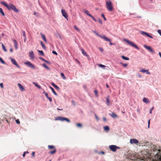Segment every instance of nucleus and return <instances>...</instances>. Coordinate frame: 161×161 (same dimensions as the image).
Wrapping results in <instances>:
<instances>
[{
    "label": "nucleus",
    "mask_w": 161,
    "mask_h": 161,
    "mask_svg": "<svg viewBox=\"0 0 161 161\" xmlns=\"http://www.w3.org/2000/svg\"><path fill=\"white\" fill-rule=\"evenodd\" d=\"M98 65L99 67H101L104 69L106 67V66L105 65L102 64H98Z\"/></svg>",
    "instance_id": "nucleus-29"
},
{
    "label": "nucleus",
    "mask_w": 161,
    "mask_h": 161,
    "mask_svg": "<svg viewBox=\"0 0 161 161\" xmlns=\"http://www.w3.org/2000/svg\"><path fill=\"white\" fill-rule=\"evenodd\" d=\"M140 72L143 73L146 72L147 74L150 75V72L149 71V69L145 70L144 69H142L140 70Z\"/></svg>",
    "instance_id": "nucleus-14"
},
{
    "label": "nucleus",
    "mask_w": 161,
    "mask_h": 161,
    "mask_svg": "<svg viewBox=\"0 0 161 161\" xmlns=\"http://www.w3.org/2000/svg\"><path fill=\"white\" fill-rule=\"evenodd\" d=\"M52 53H53L54 54H55L56 55H57V52L55 51H53L52 52Z\"/></svg>",
    "instance_id": "nucleus-47"
},
{
    "label": "nucleus",
    "mask_w": 161,
    "mask_h": 161,
    "mask_svg": "<svg viewBox=\"0 0 161 161\" xmlns=\"http://www.w3.org/2000/svg\"><path fill=\"white\" fill-rule=\"evenodd\" d=\"M101 16H102L103 17V18L104 19V20H106V18H105V16H104V14H101Z\"/></svg>",
    "instance_id": "nucleus-45"
},
{
    "label": "nucleus",
    "mask_w": 161,
    "mask_h": 161,
    "mask_svg": "<svg viewBox=\"0 0 161 161\" xmlns=\"http://www.w3.org/2000/svg\"><path fill=\"white\" fill-rule=\"evenodd\" d=\"M120 64L123 66L124 67H126L127 66L128 64H124L122 63H120Z\"/></svg>",
    "instance_id": "nucleus-39"
},
{
    "label": "nucleus",
    "mask_w": 161,
    "mask_h": 161,
    "mask_svg": "<svg viewBox=\"0 0 161 161\" xmlns=\"http://www.w3.org/2000/svg\"><path fill=\"white\" fill-rule=\"evenodd\" d=\"M106 6L107 9L109 11H112L113 10V8L112 3L110 1L106 2Z\"/></svg>",
    "instance_id": "nucleus-2"
},
{
    "label": "nucleus",
    "mask_w": 161,
    "mask_h": 161,
    "mask_svg": "<svg viewBox=\"0 0 161 161\" xmlns=\"http://www.w3.org/2000/svg\"><path fill=\"white\" fill-rule=\"evenodd\" d=\"M0 86L2 88H3V83H0Z\"/></svg>",
    "instance_id": "nucleus-52"
},
{
    "label": "nucleus",
    "mask_w": 161,
    "mask_h": 161,
    "mask_svg": "<svg viewBox=\"0 0 161 161\" xmlns=\"http://www.w3.org/2000/svg\"><path fill=\"white\" fill-rule=\"evenodd\" d=\"M144 47L146 48V49H147L148 51L150 52L151 53H154V51L151 48V47H150L149 46H147V45H144Z\"/></svg>",
    "instance_id": "nucleus-12"
},
{
    "label": "nucleus",
    "mask_w": 161,
    "mask_h": 161,
    "mask_svg": "<svg viewBox=\"0 0 161 161\" xmlns=\"http://www.w3.org/2000/svg\"><path fill=\"white\" fill-rule=\"evenodd\" d=\"M55 120H60L61 121H66L68 122H70L68 118H64L62 116H58L57 117H56Z\"/></svg>",
    "instance_id": "nucleus-4"
},
{
    "label": "nucleus",
    "mask_w": 161,
    "mask_h": 161,
    "mask_svg": "<svg viewBox=\"0 0 161 161\" xmlns=\"http://www.w3.org/2000/svg\"><path fill=\"white\" fill-rule=\"evenodd\" d=\"M93 32L98 36L100 38H102L106 41H110V39L106 37L105 35H103V36H101L97 33L96 31H93Z\"/></svg>",
    "instance_id": "nucleus-5"
},
{
    "label": "nucleus",
    "mask_w": 161,
    "mask_h": 161,
    "mask_svg": "<svg viewBox=\"0 0 161 161\" xmlns=\"http://www.w3.org/2000/svg\"><path fill=\"white\" fill-rule=\"evenodd\" d=\"M81 50L82 53L83 55L86 56L87 57H88L89 56L88 55H87L86 52L83 49L81 48Z\"/></svg>",
    "instance_id": "nucleus-17"
},
{
    "label": "nucleus",
    "mask_w": 161,
    "mask_h": 161,
    "mask_svg": "<svg viewBox=\"0 0 161 161\" xmlns=\"http://www.w3.org/2000/svg\"><path fill=\"white\" fill-rule=\"evenodd\" d=\"M57 109L58 110H63V109H59V108H57Z\"/></svg>",
    "instance_id": "nucleus-63"
},
{
    "label": "nucleus",
    "mask_w": 161,
    "mask_h": 161,
    "mask_svg": "<svg viewBox=\"0 0 161 161\" xmlns=\"http://www.w3.org/2000/svg\"><path fill=\"white\" fill-rule=\"evenodd\" d=\"M74 28L78 31L79 32L80 31V29L77 27V26L76 25H75L74 26Z\"/></svg>",
    "instance_id": "nucleus-41"
},
{
    "label": "nucleus",
    "mask_w": 161,
    "mask_h": 161,
    "mask_svg": "<svg viewBox=\"0 0 161 161\" xmlns=\"http://www.w3.org/2000/svg\"><path fill=\"white\" fill-rule=\"evenodd\" d=\"M104 129L105 130H109V128L108 126H105L104 127Z\"/></svg>",
    "instance_id": "nucleus-36"
},
{
    "label": "nucleus",
    "mask_w": 161,
    "mask_h": 161,
    "mask_svg": "<svg viewBox=\"0 0 161 161\" xmlns=\"http://www.w3.org/2000/svg\"><path fill=\"white\" fill-rule=\"evenodd\" d=\"M52 86H53L57 90H59V88L54 83H52L51 84Z\"/></svg>",
    "instance_id": "nucleus-21"
},
{
    "label": "nucleus",
    "mask_w": 161,
    "mask_h": 161,
    "mask_svg": "<svg viewBox=\"0 0 161 161\" xmlns=\"http://www.w3.org/2000/svg\"><path fill=\"white\" fill-rule=\"evenodd\" d=\"M40 43L41 46H42V48L44 49H45L46 47L43 44V42L41 41L40 42Z\"/></svg>",
    "instance_id": "nucleus-33"
},
{
    "label": "nucleus",
    "mask_w": 161,
    "mask_h": 161,
    "mask_svg": "<svg viewBox=\"0 0 161 161\" xmlns=\"http://www.w3.org/2000/svg\"><path fill=\"white\" fill-rule=\"evenodd\" d=\"M109 96H108V97L106 98V103L108 106H109L110 105V100L109 99Z\"/></svg>",
    "instance_id": "nucleus-20"
},
{
    "label": "nucleus",
    "mask_w": 161,
    "mask_h": 161,
    "mask_svg": "<svg viewBox=\"0 0 161 161\" xmlns=\"http://www.w3.org/2000/svg\"><path fill=\"white\" fill-rule=\"evenodd\" d=\"M110 42V45H113V44L111 42L110 40V41H109Z\"/></svg>",
    "instance_id": "nucleus-61"
},
{
    "label": "nucleus",
    "mask_w": 161,
    "mask_h": 161,
    "mask_svg": "<svg viewBox=\"0 0 161 161\" xmlns=\"http://www.w3.org/2000/svg\"><path fill=\"white\" fill-rule=\"evenodd\" d=\"M10 59L12 63L14 65L17 66V67L18 68H20V67L19 66V65L17 64L16 60L14 58H10Z\"/></svg>",
    "instance_id": "nucleus-13"
},
{
    "label": "nucleus",
    "mask_w": 161,
    "mask_h": 161,
    "mask_svg": "<svg viewBox=\"0 0 161 161\" xmlns=\"http://www.w3.org/2000/svg\"><path fill=\"white\" fill-rule=\"evenodd\" d=\"M76 125L78 127H81L82 126V125L80 123H77L76 124Z\"/></svg>",
    "instance_id": "nucleus-42"
},
{
    "label": "nucleus",
    "mask_w": 161,
    "mask_h": 161,
    "mask_svg": "<svg viewBox=\"0 0 161 161\" xmlns=\"http://www.w3.org/2000/svg\"><path fill=\"white\" fill-rule=\"evenodd\" d=\"M33 84L34 85L36 86V87H37V86H38V85L36 83V82H33Z\"/></svg>",
    "instance_id": "nucleus-48"
},
{
    "label": "nucleus",
    "mask_w": 161,
    "mask_h": 161,
    "mask_svg": "<svg viewBox=\"0 0 161 161\" xmlns=\"http://www.w3.org/2000/svg\"><path fill=\"white\" fill-rule=\"evenodd\" d=\"M22 33L23 34V36L24 37V41L25 42L26 40L25 32L24 31H22Z\"/></svg>",
    "instance_id": "nucleus-16"
},
{
    "label": "nucleus",
    "mask_w": 161,
    "mask_h": 161,
    "mask_svg": "<svg viewBox=\"0 0 161 161\" xmlns=\"http://www.w3.org/2000/svg\"><path fill=\"white\" fill-rule=\"evenodd\" d=\"M0 12L3 16H4L5 14L3 11V9L1 8H0Z\"/></svg>",
    "instance_id": "nucleus-31"
},
{
    "label": "nucleus",
    "mask_w": 161,
    "mask_h": 161,
    "mask_svg": "<svg viewBox=\"0 0 161 161\" xmlns=\"http://www.w3.org/2000/svg\"><path fill=\"white\" fill-rule=\"evenodd\" d=\"M124 41L126 42L129 45L135 47L138 50L139 49V48L135 44L132 42L126 39H124Z\"/></svg>",
    "instance_id": "nucleus-3"
},
{
    "label": "nucleus",
    "mask_w": 161,
    "mask_h": 161,
    "mask_svg": "<svg viewBox=\"0 0 161 161\" xmlns=\"http://www.w3.org/2000/svg\"><path fill=\"white\" fill-rule=\"evenodd\" d=\"M98 20L100 24H102V20L100 19H98Z\"/></svg>",
    "instance_id": "nucleus-55"
},
{
    "label": "nucleus",
    "mask_w": 161,
    "mask_h": 161,
    "mask_svg": "<svg viewBox=\"0 0 161 161\" xmlns=\"http://www.w3.org/2000/svg\"><path fill=\"white\" fill-rule=\"evenodd\" d=\"M0 62L3 64H5V62L1 57H0Z\"/></svg>",
    "instance_id": "nucleus-38"
},
{
    "label": "nucleus",
    "mask_w": 161,
    "mask_h": 161,
    "mask_svg": "<svg viewBox=\"0 0 161 161\" xmlns=\"http://www.w3.org/2000/svg\"><path fill=\"white\" fill-rule=\"evenodd\" d=\"M160 150H158V151H159V154H158V153H157V155H158V157L159 156V159L161 160V153H160Z\"/></svg>",
    "instance_id": "nucleus-40"
},
{
    "label": "nucleus",
    "mask_w": 161,
    "mask_h": 161,
    "mask_svg": "<svg viewBox=\"0 0 161 161\" xmlns=\"http://www.w3.org/2000/svg\"><path fill=\"white\" fill-rule=\"evenodd\" d=\"M41 36H42V38L43 39V40L45 42H47V40L46 39V37L45 36L42 34V33H41Z\"/></svg>",
    "instance_id": "nucleus-22"
},
{
    "label": "nucleus",
    "mask_w": 161,
    "mask_h": 161,
    "mask_svg": "<svg viewBox=\"0 0 161 161\" xmlns=\"http://www.w3.org/2000/svg\"><path fill=\"white\" fill-rule=\"evenodd\" d=\"M40 59H41L42 60H43V61H44L45 62H46L47 63L49 64L50 63L49 62L45 60L44 59L42 58H40Z\"/></svg>",
    "instance_id": "nucleus-35"
},
{
    "label": "nucleus",
    "mask_w": 161,
    "mask_h": 161,
    "mask_svg": "<svg viewBox=\"0 0 161 161\" xmlns=\"http://www.w3.org/2000/svg\"><path fill=\"white\" fill-rule=\"evenodd\" d=\"M35 152H33L32 153V156H33V157L34 156H35Z\"/></svg>",
    "instance_id": "nucleus-57"
},
{
    "label": "nucleus",
    "mask_w": 161,
    "mask_h": 161,
    "mask_svg": "<svg viewBox=\"0 0 161 161\" xmlns=\"http://www.w3.org/2000/svg\"><path fill=\"white\" fill-rule=\"evenodd\" d=\"M42 65L45 68H46V69H49L48 68V67L46 65V64H42Z\"/></svg>",
    "instance_id": "nucleus-37"
},
{
    "label": "nucleus",
    "mask_w": 161,
    "mask_h": 161,
    "mask_svg": "<svg viewBox=\"0 0 161 161\" xmlns=\"http://www.w3.org/2000/svg\"><path fill=\"white\" fill-rule=\"evenodd\" d=\"M148 128H149L150 124V119H149V120L148 121Z\"/></svg>",
    "instance_id": "nucleus-49"
},
{
    "label": "nucleus",
    "mask_w": 161,
    "mask_h": 161,
    "mask_svg": "<svg viewBox=\"0 0 161 161\" xmlns=\"http://www.w3.org/2000/svg\"><path fill=\"white\" fill-rule=\"evenodd\" d=\"M38 52L40 53L41 55L42 56H43L44 55V53L42 51L38 50Z\"/></svg>",
    "instance_id": "nucleus-30"
},
{
    "label": "nucleus",
    "mask_w": 161,
    "mask_h": 161,
    "mask_svg": "<svg viewBox=\"0 0 161 161\" xmlns=\"http://www.w3.org/2000/svg\"><path fill=\"white\" fill-rule=\"evenodd\" d=\"M159 55V56H160V58H161V53L160 52H159L158 53Z\"/></svg>",
    "instance_id": "nucleus-62"
},
{
    "label": "nucleus",
    "mask_w": 161,
    "mask_h": 161,
    "mask_svg": "<svg viewBox=\"0 0 161 161\" xmlns=\"http://www.w3.org/2000/svg\"><path fill=\"white\" fill-rule=\"evenodd\" d=\"M99 154H104V152L103 151H101L99 153Z\"/></svg>",
    "instance_id": "nucleus-50"
},
{
    "label": "nucleus",
    "mask_w": 161,
    "mask_h": 161,
    "mask_svg": "<svg viewBox=\"0 0 161 161\" xmlns=\"http://www.w3.org/2000/svg\"><path fill=\"white\" fill-rule=\"evenodd\" d=\"M29 54L30 57L32 58H33L34 56L33 51H31V52L29 53Z\"/></svg>",
    "instance_id": "nucleus-24"
},
{
    "label": "nucleus",
    "mask_w": 161,
    "mask_h": 161,
    "mask_svg": "<svg viewBox=\"0 0 161 161\" xmlns=\"http://www.w3.org/2000/svg\"><path fill=\"white\" fill-rule=\"evenodd\" d=\"M37 87L39 89H41V87L40 86H39V85H38V86H37Z\"/></svg>",
    "instance_id": "nucleus-60"
},
{
    "label": "nucleus",
    "mask_w": 161,
    "mask_h": 161,
    "mask_svg": "<svg viewBox=\"0 0 161 161\" xmlns=\"http://www.w3.org/2000/svg\"><path fill=\"white\" fill-rule=\"evenodd\" d=\"M83 12L89 16H92V15L89 13L88 11L86 10H84Z\"/></svg>",
    "instance_id": "nucleus-27"
},
{
    "label": "nucleus",
    "mask_w": 161,
    "mask_h": 161,
    "mask_svg": "<svg viewBox=\"0 0 161 161\" xmlns=\"http://www.w3.org/2000/svg\"><path fill=\"white\" fill-rule=\"evenodd\" d=\"M13 41L14 42V46L15 49H17L18 48V44L17 41L15 39H14Z\"/></svg>",
    "instance_id": "nucleus-18"
},
{
    "label": "nucleus",
    "mask_w": 161,
    "mask_h": 161,
    "mask_svg": "<svg viewBox=\"0 0 161 161\" xmlns=\"http://www.w3.org/2000/svg\"><path fill=\"white\" fill-rule=\"evenodd\" d=\"M16 123L18 124H19L20 123V122H19V120H18V119L16 120Z\"/></svg>",
    "instance_id": "nucleus-51"
},
{
    "label": "nucleus",
    "mask_w": 161,
    "mask_h": 161,
    "mask_svg": "<svg viewBox=\"0 0 161 161\" xmlns=\"http://www.w3.org/2000/svg\"><path fill=\"white\" fill-rule=\"evenodd\" d=\"M25 154H26V152H24V153H23V157H24L25 156Z\"/></svg>",
    "instance_id": "nucleus-58"
},
{
    "label": "nucleus",
    "mask_w": 161,
    "mask_h": 161,
    "mask_svg": "<svg viewBox=\"0 0 161 161\" xmlns=\"http://www.w3.org/2000/svg\"><path fill=\"white\" fill-rule=\"evenodd\" d=\"M61 13L62 15L66 19H67L68 15L67 13L64 9H61Z\"/></svg>",
    "instance_id": "nucleus-9"
},
{
    "label": "nucleus",
    "mask_w": 161,
    "mask_h": 161,
    "mask_svg": "<svg viewBox=\"0 0 161 161\" xmlns=\"http://www.w3.org/2000/svg\"><path fill=\"white\" fill-rule=\"evenodd\" d=\"M153 109H154V107H153L150 109L149 113L150 114H152V111L153 110Z\"/></svg>",
    "instance_id": "nucleus-43"
},
{
    "label": "nucleus",
    "mask_w": 161,
    "mask_h": 161,
    "mask_svg": "<svg viewBox=\"0 0 161 161\" xmlns=\"http://www.w3.org/2000/svg\"><path fill=\"white\" fill-rule=\"evenodd\" d=\"M10 51L11 52H12L13 51V50L12 48H10Z\"/></svg>",
    "instance_id": "nucleus-64"
},
{
    "label": "nucleus",
    "mask_w": 161,
    "mask_h": 161,
    "mask_svg": "<svg viewBox=\"0 0 161 161\" xmlns=\"http://www.w3.org/2000/svg\"><path fill=\"white\" fill-rule=\"evenodd\" d=\"M99 50H100L101 52H103V49H102V48H100H100H99Z\"/></svg>",
    "instance_id": "nucleus-56"
},
{
    "label": "nucleus",
    "mask_w": 161,
    "mask_h": 161,
    "mask_svg": "<svg viewBox=\"0 0 161 161\" xmlns=\"http://www.w3.org/2000/svg\"><path fill=\"white\" fill-rule=\"evenodd\" d=\"M143 101L146 103H149V101L148 98L146 97H144L143 99Z\"/></svg>",
    "instance_id": "nucleus-19"
},
{
    "label": "nucleus",
    "mask_w": 161,
    "mask_h": 161,
    "mask_svg": "<svg viewBox=\"0 0 161 161\" xmlns=\"http://www.w3.org/2000/svg\"><path fill=\"white\" fill-rule=\"evenodd\" d=\"M90 17H92L93 19L95 21H97L96 20L92 15V16H90Z\"/></svg>",
    "instance_id": "nucleus-54"
},
{
    "label": "nucleus",
    "mask_w": 161,
    "mask_h": 161,
    "mask_svg": "<svg viewBox=\"0 0 161 161\" xmlns=\"http://www.w3.org/2000/svg\"><path fill=\"white\" fill-rule=\"evenodd\" d=\"M18 86L19 89L21 91H24L25 90V89L23 86L20 83H18Z\"/></svg>",
    "instance_id": "nucleus-15"
},
{
    "label": "nucleus",
    "mask_w": 161,
    "mask_h": 161,
    "mask_svg": "<svg viewBox=\"0 0 161 161\" xmlns=\"http://www.w3.org/2000/svg\"><path fill=\"white\" fill-rule=\"evenodd\" d=\"M140 33L143 35H146L147 37H148L151 38H153V37L149 35L148 33L143 31H141Z\"/></svg>",
    "instance_id": "nucleus-10"
},
{
    "label": "nucleus",
    "mask_w": 161,
    "mask_h": 161,
    "mask_svg": "<svg viewBox=\"0 0 161 161\" xmlns=\"http://www.w3.org/2000/svg\"><path fill=\"white\" fill-rule=\"evenodd\" d=\"M158 32L161 36V30H158Z\"/></svg>",
    "instance_id": "nucleus-46"
},
{
    "label": "nucleus",
    "mask_w": 161,
    "mask_h": 161,
    "mask_svg": "<svg viewBox=\"0 0 161 161\" xmlns=\"http://www.w3.org/2000/svg\"><path fill=\"white\" fill-rule=\"evenodd\" d=\"M60 75L65 80L66 79V78L65 76H64V74L63 73H61L60 74Z\"/></svg>",
    "instance_id": "nucleus-34"
},
{
    "label": "nucleus",
    "mask_w": 161,
    "mask_h": 161,
    "mask_svg": "<svg viewBox=\"0 0 161 161\" xmlns=\"http://www.w3.org/2000/svg\"><path fill=\"white\" fill-rule=\"evenodd\" d=\"M25 64L28 65L29 67L32 69H35V66L29 61L25 62Z\"/></svg>",
    "instance_id": "nucleus-11"
},
{
    "label": "nucleus",
    "mask_w": 161,
    "mask_h": 161,
    "mask_svg": "<svg viewBox=\"0 0 161 161\" xmlns=\"http://www.w3.org/2000/svg\"><path fill=\"white\" fill-rule=\"evenodd\" d=\"M94 92H95V95L97 96V93H98V92H97V90H95L94 91Z\"/></svg>",
    "instance_id": "nucleus-44"
},
{
    "label": "nucleus",
    "mask_w": 161,
    "mask_h": 161,
    "mask_svg": "<svg viewBox=\"0 0 161 161\" xmlns=\"http://www.w3.org/2000/svg\"><path fill=\"white\" fill-rule=\"evenodd\" d=\"M109 147L111 150L114 152L116 151L117 149H119L120 148L119 147L114 145L109 146Z\"/></svg>",
    "instance_id": "nucleus-6"
},
{
    "label": "nucleus",
    "mask_w": 161,
    "mask_h": 161,
    "mask_svg": "<svg viewBox=\"0 0 161 161\" xmlns=\"http://www.w3.org/2000/svg\"><path fill=\"white\" fill-rule=\"evenodd\" d=\"M48 147L50 149H53V150L52 151H50L49 153H50L51 154H53L55 153L56 152V149L54 148V147L53 145H48Z\"/></svg>",
    "instance_id": "nucleus-7"
},
{
    "label": "nucleus",
    "mask_w": 161,
    "mask_h": 161,
    "mask_svg": "<svg viewBox=\"0 0 161 161\" xmlns=\"http://www.w3.org/2000/svg\"><path fill=\"white\" fill-rule=\"evenodd\" d=\"M95 118L97 120H98L99 119V118H98V117L97 116V115L96 114L95 115Z\"/></svg>",
    "instance_id": "nucleus-53"
},
{
    "label": "nucleus",
    "mask_w": 161,
    "mask_h": 161,
    "mask_svg": "<svg viewBox=\"0 0 161 161\" xmlns=\"http://www.w3.org/2000/svg\"><path fill=\"white\" fill-rule=\"evenodd\" d=\"M121 57L124 60H129V58L125 57L123 55H121Z\"/></svg>",
    "instance_id": "nucleus-25"
},
{
    "label": "nucleus",
    "mask_w": 161,
    "mask_h": 161,
    "mask_svg": "<svg viewBox=\"0 0 161 161\" xmlns=\"http://www.w3.org/2000/svg\"><path fill=\"white\" fill-rule=\"evenodd\" d=\"M110 115L113 118H116L117 117V115L113 113L110 114Z\"/></svg>",
    "instance_id": "nucleus-26"
},
{
    "label": "nucleus",
    "mask_w": 161,
    "mask_h": 161,
    "mask_svg": "<svg viewBox=\"0 0 161 161\" xmlns=\"http://www.w3.org/2000/svg\"><path fill=\"white\" fill-rule=\"evenodd\" d=\"M103 119L104 121H106V119L105 117H103Z\"/></svg>",
    "instance_id": "nucleus-59"
},
{
    "label": "nucleus",
    "mask_w": 161,
    "mask_h": 161,
    "mask_svg": "<svg viewBox=\"0 0 161 161\" xmlns=\"http://www.w3.org/2000/svg\"><path fill=\"white\" fill-rule=\"evenodd\" d=\"M45 96L48 99H49V101L50 102H51L52 101V98L51 97H49L48 96V93H46V94H45Z\"/></svg>",
    "instance_id": "nucleus-23"
},
{
    "label": "nucleus",
    "mask_w": 161,
    "mask_h": 161,
    "mask_svg": "<svg viewBox=\"0 0 161 161\" xmlns=\"http://www.w3.org/2000/svg\"><path fill=\"white\" fill-rule=\"evenodd\" d=\"M2 48L3 49V50L5 51V52H7V50L6 49V47H5L4 46V45H3V43H2Z\"/></svg>",
    "instance_id": "nucleus-32"
},
{
    "label": "nucleus",
    "mask_w": 161,
    "mask_h": 161,
    "mask_svg": "<svg viewBox=\"0 0 161 161\" xmlns=\"http://www.w3.org/2000/svg\"><path fill=\"white\" fill-rule=\"evenodd\" d=\"M130 142L131 144H137L139 143V142L137 139L133 138L130 140Z\"/></svg>",
    "instance_id": "nucleus-8"
},
{
    "label": "nucleus",
    "mask_w": 161,
    "mask_h": 161,
    "mask_svg": "<svg viewBox=\"0 0 161 161\" xmlns=\"http://www.w3.org/2000/svg\"><path fill=\"white\" fill-rule=\"evenodd\" d=\"M1 3L6 7L8 10H12L16 13L19 12V10L12 4L11 3L8 4L7 3L4 2H2Z\"/></svg>",
    "instance_id": "nucleus-1"
},
{
    "label": "nucleus",
    "mask_w": 161,
    "mask_h": 161,
    "mask_svg": "<svg viewBox=\"0 0 161 161\" xmlns=\"http://www.w3.org/2000/svg\"><path fill=\"white\" fill-rule=\"evenodd\" d=\"M50 88L51 89L52 92H53V93L55 95H57V93H56V92H55V91H54V89H53V88H52V87H51V86H50Z\"/></svg>",
    "instance_id": "nucleus-28"
}]
</instances>
